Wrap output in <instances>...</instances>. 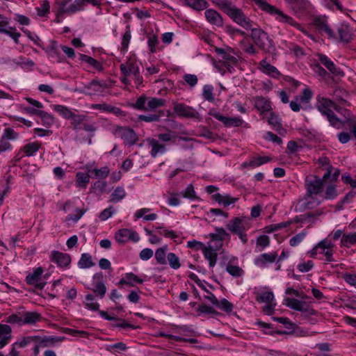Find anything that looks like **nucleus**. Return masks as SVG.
Instances as JSON below:
<instances>
[{
  "label": "nucleus",
  "mask_w": 356,
  "mask_h": 356,
  "mask_svg": "<svg viewBox=\"0 0 356 356\" xmlns=\"http://www.w3.org/2000/svg\"><path fill=\"white\" fill-rule=\"evenodd\" d=\"M212 3L218 6L235 23L247 30L252 28V22L248 17L241 9L237 8L229 0H211Z\"/></svg>",
  "instance_id": "f257e3e1"
},
{
  "label": "nucleus",
  "mask_w": 356,
  "mask_h": 356,
  "mask_svg": "<svg viewBox=\"0 0 356 356\" xmlns=\"http://www.w3.org/2000/svg\"><path fill=\"white\" fill-rule=\"evenodd\" d=\"M252 220L248 216L235 217L227 224V229L233 234L238 236L243 243H246L248 236L246 232L251 227Z\"/></svg>",
  "instance_id": "f03ea898"
},
{
  "label": "nucleus",
  "mask_w": 356,
  "mask_h": 356,
  "mask_svg": "<svg viewBox=\"0 0 356 356\" xmlns=\"http://www.w3.org/2000/svg\"><path fill=\"white\" fill-rule=\"evenodd\" d=\"M250 30V37L259 49L268 54H273L275 51L273 40L269 38L267 33L259 28H252Z\"/></svg>",
  "instance_id": "7ed1b4c3"
},
{
  "label": "nucleus",
  "mask_w": 356,
  "mask_h": 356,
  "mask_svg": "<svg viewBox=\"0 0 356 356\" xmlns=\"http://www.w3.org/2000/svg\"><path fill=\"white\" fill-rule=\"evenodd\" d=\"M64 337L54 336L34 335V346L32 348L33 354L36 356L40 353V348L54 346L56 343L61 342Z\"/></svg>",
  "instance_id": "20e7f679"
},
{
  "label": "nucleus",
  "mask_w": 356,
  "mask_h": 356,
  "mask_svg": "<svg viewBox=\"0 0 356 356\" xmlns=\"http://www.w3.org/2000/svg\"><path fill=\"white\" fill-rule=\"evenodd\" d=\"M173 111L179 117L193 119L200 118L199 113L194 108L184 103L174 102Z\"/></svg>",
  "instance_id": "39448f33"
},
{
  "label": "nucleus",
  "mask_w": 356,
  "mask_h": 356,
  "mask_svg": "<svg viewBox=\"0 0 356 356\" xmlns=\"http://www.w3.org/2000/svg\"><path fill=\"white\" fill-rule=\"evenodd\" d=\"M209 115L222 122L227 127H241L243 123V120L239 117H225L213 108L209 110Z\"/></svg>",
  "instance_id": "423d86ee"
},
{
  "label": "nucleus",
  "mask_w": 356,
  "mask_h": 356,
  "mask_svg": "<svg viewBox=\"0 0 356 356\" xmlns=\"http://www.w3.org/2000/svg\"><path fill=\"white\" fill-rule=\"evenodd\" d=\"M284 305L286 307L298 312L308 313L310 314L314 313V309L311 307L310 304L305 301L287 297L284 298Z\"/></svg>",
  "instance_id": "0eeeda50"
},
{
  "label": "nucleus",
  "mask_w": 356,
  "mask_h": 356,
  "mask_svg": "<svg viewBox=\"0 0 356 356\" xmlns=\"http://www.w3.org/2000/svg\"><path fill=\"white\" fill-rule=\"evenodd\" d=\"M327 179H320L318 176L311 175L307 177L305 184L309 193L319 194L323 191L324 182Z\"/></svg>",
  "instance_id": "6e6552de"
},
{
  "label": "nucleus",
  "mask_w": 356,
  "mask_h": 356,
  "mask_svg": "<svg viewBox=\"0 0 356 356\" xmlns=\"http://www.w3.org/2000/svg\"><path fill=\"white\" fill-rule=\"evenodd\" d=\"M44 270L42 267H38L33 273H29L26 277V282L29 285H33L36 289L42 290L45 284V282H41L42 275Z\"/></svg>",
  "instance_id": "1a4fd4ad"
},
{
  "label": "nucleus",
  "mask_w": 356,
  "mask_h": 356,
  "mask_svg": "<svg viewBox=\"0 0 356 356\" xmlns=\"http://www.w3.org/2000/svg\"><path fill=\"white\" fill-rule=\"evenodd\" d=\"M116 134L129 146L134 145L138 140L136 132L129 127H120L116 129Z\"/></svg>",
  "instance_id": "9d476101"
},
{
  "label": "nucleus",
  "mask_w": 356,
  "mask_h": 356,
  "mask_svg": "<svg viewBox=\"0 0 356 356\" xmlns=\"http://www.w3.org/2000/svg\"><path fill=\"white\" fill-rule=\"evenodd\" d=\"M314 26L318 29V32L321 34H326L330 38H335L336 35L332 29L330 27L327 17L319 16L314 20Z\"/></svg>",
  "instance_id": "9b49d317"
},
{
  "label": "nucleus",
  "mask_w": 356,
  "mask_h": 356,
  "mask_svg": "<svg viewBox=\"0 0 356 356\" xmlns=\"http://www.w3.org/2000/svg\"><path fill=\"white\" fill-rule=\"evenodd\" d=\"M316 107L323 115H325L327 113L332 111L331 108L334 105V101L320 95L316 97Z\"/></svg>",
  "instance_id": "f8f14e48"
},
{
  "label": "nucleus",
  "mask_w": 356,
  "mask_h": 356,
  "mask_svg": "<svg viewBox=\"0 0 356 356\" xmlns=\"http://www.w3.org/2000/svg\"><path fill=\"white\" fill-rule=\"evenodd\" d=\"M147 142L151 147L150 155L152 157L156 158L159 154H163L166 152L165 145L160 143L158 140L149 138L147 139Z\"/></svg>",
  "instance_id": "ddd939ff"
},
{
  "label": "nucleus",
  "mask_w": 356,
  "mask_h": 356,
  "mask_svg": "<svg viewBox=\"0 0 356 356\" xmlns=\"http://www.w3.org/2000/svg\"><path fill=\"white\" fill-rule=\"evenodd\" d=\"M277 257L276 252L264 253L255 258L254 264L259 267L266 268L269 264L273 263Z\"/></svg>",
  "instance_id": "4468645a"
},
{
  "label": "nucleus",
  "mask_w": 356,
  "mask_h": 356,
  "mask_svg": "<svg viewBox=\"0 0 356 356\" xmlns=\"http://www.w3.org/2000/svg\"><path fill=\"white\" fill-rule=\"evenodd\" d=\"M51 261L60 267H67L71 263V257L67 253L54 251L51 254Z\"/></svg>",
  "instance_id": "2eb2a0df"
},
{
  "label": "nucleus",
  "mask_w": 356,
  "mask_h": 356,
  "mask_svg": "<svg viewBox=\"0 0 356 356\" xmlns=\"http://www.w3.org/2000/svg\"><path fill=\"white\" fill-rule=\"evenodd\" d=\"M205 17L211 24L220 27L223 25V19L220 14L213 9H208L204 13Z\"/></svg>",
  "instance_id": "dca6fc26"
},
{
  "label": "nucleus",
  "mask_w": 356,
  "mask_h": 356,
  "mask_svg": "<svg viewBox=\"0 0 356 356\" xmlns=\"http://www.w3.org/2000/svg\"><path fill=\"white\" fill-rule=\"evenodd\" d=\"M317 56L321 64H323L331 73L335 75H340L341 74V70L336 67L334 63L327 56L318 54Z\"/></svg>",
  "instance_id": "f3484780"
},
{
  "label": "nucleus",
  "mask_w": 356,
  "mask_h": 356,
  "mask_svg": "<svg viewBox=\"0 0 356 356\" xmlns=\"http://www.w3.org/2000/svg\"><path fill=\"white\" fill-rule=\"evenodd\" d=\"M215 51L224 60V66L226 67L228 70L230 71L232 64L237 63V58L235 56L227 53L225 49L216 47Z\"/></svg>",
  "instance_id": "a211bd4d"
},
{
  "label": "nucleus",
  "mask_w": 356,
  "mask_h": 356,
  "mask_svg": "<svg viewBox=\"0 0 356 356\" xmlns=\"http://www.w3.org/2000/svg\"><path fill=\"white\" fill-rule=\"evenodd\" d=\"M212 198L220 205H222L225 207L234 204L238 200V197H233L229 195H222L220 193L213 195Z\"/></svg>",
  "instance_id": "6ab92c4d"
},
{
  "label": "nucleus",
  "mask_w": 356,
  "mask_h": 356,
  "mask_svg": "<svg viewBox=\"0 0 356 356\" xmlns=\"http://www.w3.org/2000/svg\"><path fill=\"white\" fill-rule=\"evenodd\" d=\"M24 325H35L41 321L42 315L37 312H22Z\"/></svg>",
  "instance_id": "aec40b11"
},
{
  "label": "nucleus",
  "mask_w": 356,
  "mask_h": 356,
  "mask_svg": "<svg viewBox=\"0 0 356 356\" xmlns=\"http://www.w3.org/2000/svg\"><path fill=\"white\" fill-rule=\"evenodd\" d=\"M181 1L183 6L197 11L202 10L209 6V3L204 0H181Z\"/></svg>",
  "instance_id": "412c9836"
},
{
  "label": "nucleus",
  "mask_w": 356,
  "mask_h": 356,
  "mask_svg": "<svg viewBox=\"0 0 356 356\" xmlns=\"http://www.w3.org/2000/svg\"><path fill=\"white\" fill-rule=\"evenodd\" d=\"M259 66L261 70L264 73L267 74L274 78L277 77L280 75V72L278 70L275 66L268 63L266 59L260 61Z\"/></svg>",
  "instance_id": "4be33fe9"
},
{
  "label": "nucleus",
  "mask_w": 356,
  "mask_h": 356,
  "mask_svg": "<svg viewBox=\"0 0 356 356\" xmlns=\"http://www.w3.org/2000/svg\"><path fill=\"white\" fill-rule=\"evenodd\" d=\"M72 2V0H56V3L57 5L58 15H71L75 13H71L70 8H72V4L69 5Z\"/></svg>",
  "instance_id": "5701e85b"
},
{
  "label": "nucleus",
  "mask_w": 356,
  "mask_h": 356,
  "mask_svg": "<svg viewBox=\"0 0 356 356\" xmlns=\"http://www.w3.org/2000/svg\"><path fill=\"white\" fill-rule=\"evenodd\" d=\"M202 252L204 257L209 261V266L213 268L216 263L217 253L215 250H213L211 247H204Z\"/></svg>",
  "instance_id": "b1692460"
},
{
  "label": "nucleus",
  "mask_w": 356,
  "mask_h": 356,
  "mask_svg": "<svg viewBox=\"0 0 356 356\" xmlns=\"http://www.w3.org/2000/svg\"><path fill=\"white\" fill-rule=\"evenodd\" d=\"M255 108L262 112H268L271 110L270 102L262 97H257L255 99Z\"/></svg>",
  "instance_id": "393cba45"
},
{
  "label": "nucleus",
  "mask_w": 356,
  "mask_h": 356,
  "mask_svg": "<svg viewBox=\"0 0 356 356\" xmlns=\"http://www.w3.org/2000/svg\"><path fill=\"white\" fill-rule=\"evenodd\" d=\"M325 116H326L330 126L337 129H341L343 125L346 124L345 121H342L340 118H339L333 111L327 113V115Z\"/></svg>",
  "instance_id": "a878e982"
},
{
  "label": "nucleus",
  "mask_w": 356,
  "mask_h": 356,
  "mask_svg": "<svg viewBox=\"0 0 356 356\" xmlns=\"http://www.w3.org/2000/svg\"><path fill=\"white\" fill-rule=\"evenodd\" d=\"M274 319L284 325L290 324L291 325V334H295L297 336H303L307 334L306 331L298 327L295 324H293L291 323H290L289 321V319L287 318L280 317V318H275Z\"/></svg>",
  "instance_id": "bb28decb"
},
{
  "label": "nucleus",
  "mask_w": 356,
  "mask_h": 356,
  "mask_svg": "<svg viewBox=\"0 0 356 356\" xmlns=\"http://www.w3.org/2000/svg\"><path fill=\"white\" fill-rule=\"evenodd\" d=\"M165 100L157 97H148L147 103V111H154L156 108L165 106Z\"/></svg>",
  "instance_id": "cd10ccee"
},
{
  "label": "nucleus",
  "mask_w": 356,
  "mask_h": 356,
  "mask_svg": "<svg viewBox=\"0 0 356 356\" xmlns=\"http://www.w3.org/2000/svg\"><path fill=\"white\" fill-rule=\"evenodd\" d=\"M212 241H218L220 243V246L222 245V241L225 239L226 237H229V234L222 227H216L215 232L210 234Z\"/></svg>",
  "instance_id": "c85d7f7f"
},
{
  "label": "nucleus",
  "mask_w": 356,
  "mask_h": 356,
  "mask_svg": "<svg viewBox=\"0 0 356 356\" xmlns=\"http://www.w3.org/2000/svg\"><path fill=\"white\" fill-rule=\"evenodd\" d=\"M94 266H95V263L92 261V256L89 253L81 254V259L78 262V266L80 268H89Z\"/></svg>",
  "instance_id": "c756f323"
},
{
  "label": "nucleus",
  "mask_w": 356,
  "mask_h": 356,
  "mask_svg": "<svg viewBox=\"0 0 356 356\" xmlns=\"http://www.w3.org/2000/svg\"><path fill=\"white\" fill-rule=\"evenodd\" d=\"M40 147V143L38 142L29 143L23 146L21 151L24 152L27 156H33Z\"/></svg>",
  "instance_id": "7c9ffc66"
},
{
  "label": "nucleus",
  "mask_w": 356,
  "mask_h": 356,
  "mask_svg": "<svg viewBox=\"0 0 356 356\" xmlns=\"http://www.w3.org/2000/svg\"><path fill=\"white\" fill-rule=\"evenodd\" d=\"M86 116L85 115H76L75 113L71 117L72 126L74 130L78 131L83 127V122L86 120Z\"/></svg>",
  "instance_id": "2f4dec72"
},
{
  "label": "nucleus",
  "mask_w": 356,
  "mask_h": 356,
  "mask_svg": "<svg viewBox=\"0 0 356 356\" xmlns=\"http://www.w3.org/2000/svg\"><path fill=\"white\" fill-rule=\"evenodd\" d=\"M318 163L322 167H325V169L326 170V172L323 175V179H328V178L331 176V172L334 169V168L330 163L329 159L327 157L319 158Z\"/></svg>",
  "instance_id": "473e14b6"
},
{
  "label": "nucleus",
  "mask_w": 356,
  "mask_h": 356,
  "mask_svg": "<svg viewBox=\"0 0 356 356\" xmlns=\"http://www.w3.org/2000/svg\"><path fill=\"white\" fill-rule=\"evenodd\" d=\"M5 321L10 324H16L19 326L24 325L22 312H17L8 316Z\"/></svg>",
  "instance_id": "72a5a7b5"
},
{
  "label": "nucleus",
  "mask_w": 356,
  "mask_h": 356,
  "mask_svg": "<svg viewBox=\"0 0 356 356\" xmlns=\"http://www.w3.org/2000/svg\"><path fill=\"white\" fill-rule=\"evenodd\" d=\"M85 300V306L87 309L92 311H99V305L95 301V296L92 294H87Z\"/></svg>",
  "instance_id": "f704fd0d"
},
{
  "label": "nucleus",
  "mask_w": 356,
  "mask_h": 356,
  "mask_svg": "<svg viewBox=\"0 0 356 356\" xmlns=\"http://www.w3.org/2000/svg\"><path fill=\"white\" fill-rule=\"evenodd\" d=\"M332 95L334 101L343 104L346 102V98L348 96V93L344 89L337 88L334 90Z\"/></svg>",
  "instance_id": "c9c22d12"
},
{
  "label": "nucleus",
  "mask_w": 356,
  "mask_h": 356,
  "mask_svg": "<svg viewBox=\"0 0 356 356\" xmlns=\"http://www.w3.org/2000/svg\"><path fill=\"white\" fill-rule=\"evenodd\" d=\"M53 109L65 119H70L74 113L63 105H53Z\"/></svg>",
  "instance_id": "e433bc0d"
},
{
  "label": "nucleus",
  "mask_w": 356,
  "mask_h": 356,
  "mask_svg": "<svg viewBox=\"0 0 356 356\" xmlns=\"http://www.w3.org/2000/svg\"><path fill=\"white\" fill-rule=\"evenodd\" d=\"M346 113H347L346 120H345V123L348 127L350 133L356 139V117L350 118V113L348 111H345Z\"/></svg>",
  "instance_id": "4c0bfd02"
},
{
  "label": "nucleus",
  "mask_w": 356,
  "mask_h": 356,
  "mask_svg": "<svg viewBox=\"0 0 356 356\" xmlns=\"http://www.w3.org/2000/svg\"><path fill=\"white\" fill-rule=\"evenodd\" d=\"M130 229H122L115 233V238L118 243H125L129 241Z\"/></svg>",
  "instance_id": "58836bf2"
},
{
  "label": "nucleus",
  "mask_w": 356,
  "mask_h": 356,
  "mask_svg": "<svg viewBox=\"0 0 356 356\" xmlns=\"http://www.w3.org/2000/svg\"><path fill=\"white\" fill-rule=\"evenodd\" d=\"M341 244L344 247H350L351 245L356 244V232L348 234H343Z\"/></svg>",
  "instance_id": "ea45409f"
},
{
  "label": "nucleus",
  "mask_w": 356,
  "mask_h": 356,
  "mask_svg": "<svg viewBox=\"0 0 356 356\" xmlns=\"http://www.w3.org/2000/svg\"><path fill=\"white\" fill-rule=\"evenodd\" d=\"M126 195V192L123 187H117L111 194V201L115 203L122 200Z\"/></svg>",
  "instance_id": "a19ab883"
},
{
  "label": "nucleus",
  "mask_w": 356,
  "mask_h": 356,
  "mask_svg": "<svg viewBox=\"0 0 356 356\" xmlns=\"http://www.w3.org/2000/svg\"><path fill=\"white\" fill-rule=\"evenodd\" d=\"M215 306L227 313L231 312L234 308L233 304L225 298H222L221 300H218V303Z\"/></svg>",
  "instance_id": "79ce46f5"
},
{
  "label": "nucleus",
  "mask_w": 356,
  "mask_h": 356,
  "mask_svg": "<svg viewBox=\"0 0 356 356\" xmlns=\"http://www.w3.org/2000/svg\"><path fill=\"white\" fill-rule=\"evenodd\" d=\"M77 186L82 188H86L88 183L90 181L89 175L79 172L76 175Z\"/></svg>",
  "instance_id": "37998d69"
},
{
  "label": "nucleus",
  "mask_w": 356,
  "mask_h": 356,
  "mask_svg": "<svg viewBox=\"0 0 356 356\" xmlns=\"http://www.w3.org/2000/svg\"><path fill=\"white\" fill-rule=\"evenodd\" d=\"M274 300V294L272 291H264L257 296V300L259 302L271 303Z\"/></svg>",
  "instance_id": "c03bdc74"
},
{
  "label": "nucleus",
  "mask_w": 356,
  "mask_h": 356,
  "mask_svg": "<svg viewBox=\"0 0 356 356\" xmlns=\"http://www.w3.org/2000/svg\"><path fill=\"white\" fill-rule=\"evenodd\" d=\"M126 31L122 36V43H121V51L123 52H126L127 51L129 44L131 40V30L130 26H127Z\"/></svg>",
  "instance_id": "a18cd8bd"
},
{
  "label": "nucleus",
  "mask_w": 356,
  "mask_h": 356,
  "mask_svg": "<svg viewBox=\"0 0 356 356\" xmlns=\"http://www.w3.org/2000/svg\"><path fill=\"white\" fill-rule=\"evenodd\" d=\"M95 296L99 298H103L106 292V287L102 282H97L92 289Z\"/></svg>",
  "instance_id": "49530a36"
},
{
  "label": "nucleus",
  "mask_w": 356,
  "mask_h": 356,
  "mask_svg": "<svg viewBox=\"0 0 356 356\" xmlns=\"http://www.w3.org/2000/svg\"><path fill=\"white\" fill-rule=\"evenodd\" d=\"M271 161V158L269 156H258L252 159L249 163L248 165L250 167L256 168L259 167L264 163L270 162Z\"/></svg>",
  "instance_id": "de8ad7c7"
},
{
  "label": "nucleus",
  "mask_w": 356,
  "mask_h": 356,
  "mask_svg": "<svg viewBox=\"0 0 356 356\" xmlns=\"http://www.w3.org/2000/svg\"><path fill=\"white\" fill-rule=\"evenodd\" d=\"M127 279V285L134 286L136 284H143L144 280L133 273H127L125 274Z\"/></svg>",
  "instance_id": "09e8293b"
},
{
  "label": "nucleus",
  "mask_w": 356,
  "mask_h": 356,
  "mask_svg": "<svg viewBox=\"0 0 356 356\" xmlns=\"http://www.w3.org/2000/svg\"><path fill=\"white\" fill-rule=\"evenodd\" d=\"M179 195L185 198H188L190 200H195L197 198L195 191L194 190V187L192 184L188 185V186L184 191L180 192Z\"/></svg>",
  "instance_id": "8fccbe9b"
},
{
  "label": "nucleus",
  "mask_w": 356,
  "mask_h": 356,
  "mask_svg": "<svg viewBox=\"0 0 356 356\" xmlns=\"http://www.w3.org/2000/svg\"><path fill=\"white\" fill-rule=\"evenodd\" d=\"M166 249L167 246L160 248L156 250L155 252V258L156 261L160 264H166Z\"/></svg>",
  "instance_id": "3c124183"
},
{
  "label": "nucleus",
  "mask_w": 356,
  "mask_h": 356,
  "mask_svg": "<svg viewBox=\"0 0 356 356\" xmlns=\"http://www.w3.org/2000/svg\"><path fill=\"white\" fill-rule=\"evenodd\" d=\"M167 259L170 266L173 269H178L180 266L179 257L173 252H170L167 255Z\"/></svg>",
  "instance_id": "603ef678"
},
{
  "label": "nucleus",
  "mask_w": 356,
  "mask_h": 356,
  "mask_svg": "<svg viewBox=\"0 0 356 356\" xmlns=\"http://www.w3.org/2000/svg\"><path fill=\"white\" fill-rule=\"evenodd\" d=\"M148 97L145 95L139 97L136 102L133 104V107L138 110L147 111V103Z\"/></svg>",
  "instance_id": "864d4df0"
},
{
  "label": "nucleus",
  "mask_w": 356,
  "mask_h": 356,
  "mask_svg": "<svg viewBox=\"0 0 356 356\" xmlns=\"http://www.w3.org/2000/svg\"><path fill=\"white\" fill-rule=\"evenodd\" d=\"M31 344H33V346H34V336L24 337L15 342V346L21 348H25Z\"/></svg>",
  "instance_id": "5fc2aeb1"
},
{
  "label": "nucleus",
  "mask_w": 356,
  "mask_h": 356,
  "mask_svg": "<svg viewBox=\"0 0 356 356\" xmlns=\"http://www.w3.org/2000/svg\"><path fill=\"white\" fill-rule=\"evenodd\" d=\"M333 246V243L331 241H329L327 239H324L317 244L319 253L323 254L324 255L325 252H326V250H332Z\"/></svg>",
  "instance_id": "6e6d98bb"
},
{
  "label": "nucleus",
  "mask_w": 356,
  "mask_h": 356,
  "mask_svg": "<svg viewBox=\"0 0 356 356\" xmlns=\"http://www.w3.org/2000/svg\"><path fill=\"white\" fill-rule=\"evenodd\" d=\"M213 87L211 85H205L203 87L202 96L205 100L213 102L214 97L213 94Z\"/></svg>",
  "instance_id": "4d7b16f0"
},
{
  "label": "nucleus",
  "mask_w": 356,
  "mask_h": 356,
  "mask_svg": "<svg viewBox=\"0 0 356 356\" xmlns=\"http://www.w3.org/2000/svg\"><path fill=\"white\" fill-rule=\"evenodd\" d=\"M227 272L234 277H241L244 271L238 266L227 265L226 268Z\"/></svg>",
  "instance_id": "13d9d810"
},
{
  "label": "nucleus",
  "mask_w": 356,
  "mask_h": 356,
  "mask_svg": "<svg viewBox=\"0 0 356 356\" xmlns=\"http://www.w3.org/2000/svg\"><path fill=\"white\" fill-rule=\"evenodd\" d=\"M40 118H41L42 123L44 126L49 127L54 123V117L45 111H42L40 113Z\"/></svg>",
  "instance_id": "bf43d9fd"
},
{
  "label": "nucleus",
  "mask_w": 356,
  "mask_h": 356,
  "mask_svg": "<svg viewBox=\"0 0 356 356\" xmlns=\"http://www.w3.org/2000/svg\"><path fill=\"white\" fill-rule=\"evenodd\" d=\"M72 4V8H70L71 13H76L84 9V7L88 4V0H74Z\"/></svg>",
  "instance_id": "052dcab7"
},
{
  "label": "nucleus",
  "mask_w": 356,
  "mask_h": 356,
  "mask_svg": "<svg viewBox=\"0 0 356 356\" xmlns=\"http://www.w3.org/2000/svg\"><path fill=\"white\" fill-rule=\"evenodd\" d=\"M159 44L158 37L152 35L148 38L147 44L151 53L154 54L156 51V47Z\"/></svg>",
  "instance_id": "680f3d73"
},
{
  "label": "nucleus",
  "mask_w": 356,
  "mask_h": 356,
  "mask_svg": "<svg viewBox=\"0 0 356 356\" xmlns=\"http://www.w3.org/2000/svg\"><path fill=\"white\" fill-rule=\"evenodd\" d=\"M88 172L93 173L97 178L104 179L108 175L109 169L108 167L104 166L100 169L88 170Z\"/></svg>",
  "instance_id": "e2e57ef3"
},
{
  "label": "nucleus",
  "mask_w": 356,
  "mask_h": 356,
  "mask_svg": "<svg viewBox=\"0 0 356 356\" xmlns=\"http://www.w3.org/2000/svg\"><path fill=\"white\" fill-rule=\"evenodd\" d=\"M112 354L120 353L127 349L126 344L122 342L110 345L107 348Z\"/></svg>",
  "instance_id": "0e129e2a"
},
{
  "label": "nucleus",
  "mask_w": 356,
  "mask_h": 356,
  "mask_svg": "<svg viewBox=\"0 0 356 356\" xmlns=\"http://www.w3.org/2000/svg\"><path fill=\"white\" fill-rule=\"evenodd\" d=\"M49 3L47 1H43L40 7H38L37 14L40 17H44L49 12Z\"/></svg>",
  "instance_id": "69168bd1"
},
{
  "label": "nucleus",
  "mask_w": 356,
  "mask_h": 356,
  "mask_svg": "<svg viewBox=\"0 0 356 356\" xmlns=\"http://www.w3.org/2000/svg\"><path fill=\"white\" fill-rule=\"evenodd\" d=\"M338 195L337 191L334 185H328L325 190V197L327 200H333Z\"/></svg>",
  "instance_id": "338daca9"
},
{
  "label": "nucleus",
  "mask_w": 356,
  "mask_h": 356,
  "mask_svg": "<svg viewBox=\"0 0 356 356\" xmlns=\"http://www.w3.org/2000/svg\"><path fill=\"white\" fill-rule=\"evenodd\" d=\"M184 80L191 87L193 88L198 81L197 76L195 74H186L184 76Z\"/></svg>",
  "instance_id": "774afa93"
}]
</instances>
